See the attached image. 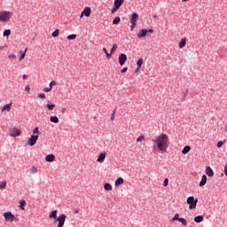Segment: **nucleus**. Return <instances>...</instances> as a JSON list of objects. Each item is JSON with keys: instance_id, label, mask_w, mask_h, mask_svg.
I'll list each match as a JSON object with an SVG mask.
<instances>
[{"instance_id": "nucleus-1", "label": "nucleus", "mask_w": 227, "mask_h": 227, "mask_svg": "<svg viewBox=\"0 0 227 227\" xmlns=\"http://www.w3.org/2000/svg\"><path fill=\"white\" fill-rule=\"evenodd\" d=\"M169 141V137L166 134H161L158 137V138L154 141V147L157 146L160 152L166 153L168 152V142Z\"/></svg>"}, {"instance_id": "nucleus-2", "label": "nucleus", "mask_w": 227, "mask_h": 227, "mask_svg": "<svg viewBox=\"0 0 227 227\" xmlns=\"http://www.w3.org/2000/svg\"><path fill=\"white\" fill-rule=\"evenodd\" d=\"M38 136H40V129L38 127H35L33 130V135L28 138L27 145H29V146H35L36 141H38Z\"/></svg>"}, {"instance_id": "nucleus-3", "label": "nucleus", "mask_w": 227, "mask_h": 227, "mask_svg": "<svg viewBox=\"0 0 227 227\" xmlns=\"http://www.w3.org/2000/svg\"><path fill=\"white\" fill-rule=\"evenodd\" d=\"M12 15L13 12L8 11L0 12V22H8V20L12 19Z\"/></svg>"}, {"instance_id": "nucleus-4", "label": "nucleus", "mask_w": 227, "mask_h": 227, "mask_svg": "<svg viewBox=\"0 0 227 227\" xmlns=\"http://www.w3.org/2000/svg\"><path fill=\"white\" fill-rule=\"evenodd\" d=\"M186 203L189 205L190 210H194L198 205V199H194L193 196L188 197L186 200Z\"/></svg>"}, {"instance_id": "nucleus-5", "label": "nucleus", "mask_w": 227, "mask_h": 227, "mask_svg": "<svg viewBox=\"0 0 227 227\" xmlns=\"http://www.w3.org/2000/svg\"><path fill=\"white\" fill-rule=\"evenodd\" d=\"M65 221H67V215L61 214L55 221L54 223H58L57 227H64L65 226Z\"/></svg>"}, {"instance_id": "nucleus-6", "label": "nucleus", "mask_w": 227, "mask_h": 227, "mask_svg": "<svg viewBox=\"0 0 227 227\" xmlns=\"http://www.w3.org/2000/svg\"><path fill=\"white\" fill-rule=\"evenodd\" d=\"M4 217L6 222L13 223V221H15V215H13L12 212L4 213Z\"/></svg>"}, {"instance_id": "nucleus-7", "label": "nucleus", "mask_w": 227, "mask_h": 227, "mask_svg": "<svg viewBox=\"0 0 227 227\" xmlns=\"http://www.w3.org/2000/svg\"><path fill=\"white\" fill-rule=\"evenodd\" d=\"M20 134H21L20 129H19L17 128H13V129H10L11 137H19V136H20Z\"/></svg>"}, {"instance_id": "nucleus-8", "label": "nucleus", "mask_w": 227, "mask_h": 227, "mask_svg": "<svg viewBox=\"0 0 227 227\" xmlns=\"http://www.w3.org/2000/svg\"><path fill=\"white\" fill-rule=\"evenodd\" d=\"M125 63H127V55L125 53H121L119 56V65L121 67H123V65H125Z\"/></svg>"}, {"instance_id": "nucleus-9", "label": "nucleus", "mask_w": 227, "mask_h": 227, "mask_svg": "<svg viewBox=\"0 0 227 227\" xmlns=\"http://www.w3.org/2000/svg\"><path fill=\"white\" fill-rule=\"evenodd\" d=\"M137 20H139V15L137 14V12H134L131 15L130 23L131 24H137Z\"/></svg>"}, {"instance_id": "nucleus-10", "label": "nucleus", "mask_w": 227, "mask_h": 227, "mask_svg": "<svg viewBox=\"0 0 227 227\" xmlns=\"http://www.w3.org/2000/svg\"><path fill=\"white\" fill-rule=\"evenodd\" d=\"M104 160H106V153H102L98 155V157L97 159V162H99L100 164H102V162H104Z\"/></svg>"}, {"instance_id": "nucleus-11", "label": "nucleus", "mask_w": 227, "mask_h": 227, "mask_svg": "<svg viewBox=\"0 0 227 227\" xmlns=\"http://www.w3.org/2000/svg\"><path fill=\"white\" fill-rule=\"evenodd\" d=\"M146 33H148V30L141 29L137 34V38H145V36H146Z\"/></svg>"}, {"instance_id": "nucleus-12", "label": "nucleus", "mask_w": 227, "mask_h": 227, "mask_svg": "<svg viewBox=\"0 0 227 227\" xmlns=\"http://www.w3.org/2000/svg\"><path fill=\"white\" fill-rule=\"evenodd\" d=\"M58 218V210H53L51 212L50 215H49V219H54L55 221Z\"/></svg>"}, {"instance_id": "nucleus-13", "label": "nucleus", "mask_w": 227, "mask_h": 227, "mask_svg": "<svg viewBox=\"0 0 227 227\" xmlns=\"http://www.w3.org/2000/svg\"><path fill=\"white\" fill-rule=\"evenodd\" d=\"M143 63H144L143 59H138V60H137V69H136V72H139V70H141V67H143Z\"/></svg>"}, {"instance_id": "nucleus-14", "label": "nucleus", "mask_w": 227, "mask_h": 227, "mask_svg": "<svg viewBox=\"0 0 227 227\" xmlns=\"http://www.w3.org/2000/svg\"><path fill=\"white\" fill-rule=\"evenodd\" d=\"M56 159V156H54V154H48L45 157V160L46 162H54V160Z\"/></svg>"}, {"instance_id": "nucleus-15", "label": "nucleus", "mask_w": 227, "mask_h": 227, "mask_svg": "<svg viewBox=\"0 0 227 227\" xmlns=\"http://www.w3.org/2000/svg\"><path fill=\"white\" fill-rule=\"evenodd\" d=\"M206 175L207 176H214V170H212V168L208 166L206 167Z\"/></svg>"}, {"instance_id": "nucleus-16", "label": "nucleus", "mask_w": 227, "mask_h": 227, "mask_svg": "<svg viewBox=\"0 0 227 227\" xmlns=\"http://www.w3.org/2000/svg\"><path fill=\"white\" fill-rule=\"evenodd\" d=\"M4 111H8V112L12 111V103L6 104L3 106L2 113H4Z\"/></svg>"}, {"instance_id": "nucleus-17", "label": "nucleus", "mask_w": 227, "mask_h": 227, "mask_svg": "<svg viewBox=\"0 0 227 227\" xmlns=\"http://www.w3.org/2000/svg\"><path fill=\"white\" fill-rule=\"evenodd\" d=\"M83 15H85V17H90V15H91V8L90 7H86L83 11Z\"/></svg>"}, {"instance_id": "nucleus-18", "label": "nucleus", "mask_w": 227, "mask_h": 227, "mask_svg": "<svg viewBox=\"0 0 227 227\" xmlns=\"http://www.w3.org/2000/svg\"><path fill=\"white\" fill-rule=\"evenodd\" d=\"M186 43H187V39H185V38L182 39L178 45L179 49H184V47H185Z\"/></svg>"}, {"instance_id": "nucleus-19", "label": "nucleus", "mask_w": 227, "mask_h": 227, "mask_svg": "<svg viewBox=\"0 0 227 227\" xmlns=\"http://www.w3.org/2000/svg\"><path fill=\"white\" fill-rule=\"evenodd\" d=\"M190 152H191V146L189 145L184 146L182 150L183 155H187V153Z\"/></svg>"}, {"instance_id": "nucleus-20", "label": "nucleus", "mask_w": 227, "mask_h": 227, "mask_svg": "<svg viewBox=\"0 0 227 227\" xmlns=\"http://www.w3.org/2000/svg\"><path fill=\"white\" fill-rule=\"evenodd\" d=\"M207 184V176L204 175L201 177V181L200 182V187H204Z\"/></svg>"}, {"instance_id": "nucleus-21", "label": "nucleus", "mask_w": 227, "mask_h": 227, "mask_svg": "<svg viewBox=\"0 0 227 227\" xmlns=\"http://www.w3.org/2000/svg\"><path fill=\"white\" fill-rule=\"evenodd\" d=\"M50 121L51 123H59V119H58V116L56 115L51 116Z\"/></svg>"}, {"instance_id": "nucleus-22", "label": "nucleus", "mask_w": 227, "mask_h": 227, "mask_svg": "<svg viewBox=\"0 0 227 227\" xmlns=\"http://www.w3.org/2000/svg\"><path fill=\"white\" fill-rule=\"evenodd\" d=\"M123 1L124 0H115L114 4L116 8H120V6L123 4Z\"/></svg>"}, {"instance_id": "nucleus-23", "label": "nucleus", "mask_w": 227, "mask_h": 227, "mask_svg": "<svg viewBox=\"0 0 227 227\" xmlns=\"http://www.w3.org/2000/svg\"><path fill=\"white\" fill-rule=\"evenodd\" d=\"M104 189L105 191H113V185H111L109 183H106L104 184Z\"/></svg>"}, {"instance_id": "nucleus-24", "label": "nucleus", "mask_w": 227, "mask_h": 227, "mask_svg": "<svg viewBox=\"0 0 227 227\" xmlns=\"http://www.w3.org/2000/svg\"><path fill=\"white\" fill-rule=\"evenodd\" d=\"M20 210H25V208H26V200H20Z\"/></svg>"}, {"instance_id": "nucleus-25", "label": "nucleus", "mask_w": 227, "mask_h": 227, "mask_svg": "<svg viewBox=\"0 0 227 227\" xmlns=\"http://www.w3.org/2000/svg\"><path fill=\"white\" fill-rule=\"evenodd\" d=\"M121 184H123V178H117V180L115 181V187H119V185H121Z\"/></svg>"}, {"instance_id": "nucleus-26", "label": "nucleus", "mask_w": 227, "mask_h": 227, "mask_svg": "<svg viewBox=\"0 0 227 227\" xmlns=\"http://www.w3.org/2000/svg\"><path fill=\"white\" fill-rule=\"evenodd\" d=\"M194 221H195V223H202V221H203V215L195 216V217H194Z\"/></svg>"}, {"instance_id": "nucleus-27", "label": "nucleus", "mask_w": 227, "mask_h": 227, "mask_svg": "<svg viewBox=\"0 0 227 227\" xmlns=\"http://www.w3.org/2000/svg\"><path fill=\"white\" fill-rule=\"evenodd\" d=\"M21 53L20 57V61H22V59H24L26 58V52H27V49H26L24 51V52H22V51H20Z\"/></svg>"}, {"instance_id": "nucleus-28", "label": "nucleus", "mask_w": 227, "mask_h": 227, "mask_svg": "<svg viewBox=\"0 0 227 227\" xmlns=\"http://www.w3.org/2000/svg\"><path fill=\"white\" fill-rule=\"evenodd\" d=\"M120 20H121V19H120V17H115L114 19V20H113V24H114V26L115 25V26H118V24H120Z\"/></svg>"}, {"instance_id": "nucleus-29", "label": "nucleus", "mask_w": 227, "mask_h": 227, "mask_svg": "<svg viewBox=\"0 0 227 227\" xmlns=\"http://www.w3.org/2000/svg\"><path fill=\"white\" fill-rule=\"evenodd\" d=\"M51 36H53V38H58V36H59V29H56L52 34Z\"/></svg>"}, {"instance_id": "nucleus-30", "label": "nucleus", "mask_w": 227, "mask_h": 227, "mask_svg": "<svg viewBox=\"0 0 227 227\" xmlns=\"http://www.w3.org/2000/svg\"><path fill=\"white\" fill-rule=\"evenodd\" d=\"M225 144H226V140L219 141V142L216 144V146H217V148H222V147H223V145H225Z\"/></svg>"}, {"instance_id": "nucleus-31", "label": "nucleus", "mask_w": 227, "mask_h": 227, "mask_svg": "<svg viewBox=\"0 0 227 227\" xmlns=\"http://www.w3.org/2000/svg\"><path fill=\"white\" fill-rule=\"evenodd\" d=\"M116 49H118V45L114 43L111 49V54H114V52H116Z\"/></svg>"}, {"instance_id": "nucleus-32", "label": "nucleus", "mask_w": 227, "mask_h": 227, "mask_svg": "<svg viewBox=\"0 0 227 227\" xmlns=\"http://www.w3.org/2000/svg\"><path fill=\"white\" fill-rule=\"evenodd\" d=\"M46 107H48L49 111H54V107H56V105L52 104H47Z\"/></svg>"}, {"instance_id": "nucleus-33", "label": "nucleus", "mask_w": 227, "mask_h": 227, "mask_svg": "<svg viewBox=\"0 0 227 227\" xmlns=\"http://www.w3.org/2000/svg\"><path fill=\"white\" fill-rule=\"evenodd\" d=\"M179 223H181L183 226H187V220H185V218H179Z\"/></svg>"}, {"instance_id": "nucleus-34", "label": "nucleus", "mask_w": 227, "mask_h": 227, "mask_svg": "<svg viewBox=\"0 0 227 227\" xmlns=\"http://www.w3.org/2000/svg\"><path fill=\"white\" fill-rule=\"evenodd\" d=\"M77 38V35L72 34L67 36V40H75Z\"/></svg>"}, {"instance_id": "nucleus-35", "label": "nucleus", "mask_w": 227, "mask_h": 227, "mask_svg": "<svg viewBox=\"0 0 227 227\" xmlns=\"http://www.w3.org/2000/svg\"><path fill=\"white\" fill-rule=\"evenodd\" d=\"M103 51H104L106 58H107V59H111V54L112 53L107 52V50L106 48H103Z\"/></svg>"}, {"instance_id": "nucleus-36", "label": "nucleus", "mask_w": 227, "mask_h": 227, "mask_svg": "<svg viewBox=\"0 0 227 227\" xmlns=\"http://www.w3.org/2000/svg\"><path fill=\"white\" fill-rule=\"evenodd\" d=\"M30 173H32V175H35V173H38V168H36V167H32L30 168Z\"/></svg>"}, {"instance_id": "nucleus-37", "label": "nucleus", "mask_w": 227, "mask_h": 227, "mask_svg": "<svg viewBox=\"0 0 227 227\" xmlns=\"http://www.w3.org/2000/svg\"><path fill=\"white\" fill-rule=\"evenodd\" d=\"M12 35V31L10 29L4 31V36H10Z\"/></svg>"}, {"instance_id": "nucleus-38", "label": "nucleus", "mask_w": 227, "mask_h": 227, "mask_svg": "<svg viewBox=\"0 0 227 227\" xmlns=\"http://www.w3.org/2000/svg\"><path fill=\"white\" fill-rule=\"evenodd\" d=\"M116 116V108L114 110L113 114H111L110 120H112V121L114 120Z\"/></svg>"}, {"instance_id": "nucleus-39", "label": "nucleus", "mask_w": 227, "mask_h": 227, "mask_svg": "<svg viewBox=\"0 0 227 227\" xmlns=\"http://www.w3.org/2000/svg\"><path fill=\"white\" fill-rule=\"evenodd\" d=\"M180 220V215L176 214L175 216L172 218V221H179Z\"/></svg>"}, {"instance_id": "nucleus-40", "label": "nucleus", "mask_w": 227, "mask_h": 227, "mask_svg": "<svg viewBox=\"0 0 227 227\" xmlns=\"http://www.w3.org/2000/svg\"><path fill=\"white\" fill-rule=\"evenodd\" d=\"M140 141H145V136H140L137 138V143H140Z\"/></svg>"}, {"instance_id": "nucleus-41", "label": "nucleus", "mask_w": 227, "mask_h": 227, "mask_svg": "<svg viewBox=\"0 0 227 227\" xmlns=\"http://www.w3.org/2000/svg\"><path fill=\"white\" fill-rule=\"evenodd\" d=\"M0 189H6V182L0 183Z\"/></svg>"}, {"instance_id": "nucleus-42", "label": "nucleus", "mask_w": 227, "mask_h": 227, "mask_svg": "<svg viewBox=\"0 0 227 227\" xmlns=\"http://www.w3.org/2000/svg\"><path fill=\"white\" fill-rule=\"evenodd\" d=\"M168 184H169V180H168V178H166V179L163 181V186H164V187H168Z\"/></svg>"}, {"instance_id": "nucleus-43", "label": "nucleus", "mask_w": 227, "mask_h": 227, "mask_svg": "<svg viewBox=\"0 0 227 227\" xmlns=\"http://www.w3.org/2000/svg\"><path fill=\"white\" fill-rule=\"evenodd\" d=\"M44 91H46V93H49V91H52V87H46L44 88Z\"/></svg>"}, {"instance_id": "nucleus-44", "label": "nucleus", "mask_w": 227, "mask_h": 227, "mask_svg": "<svg viewBox=\"0 0 227 227\" xmlns=\"http://www.w3.org/2000/svg\"><path fill=\"white\" fill-rule=\"evenodd\" d=\"M56 84H58V82L56 81H51L50 82V87L52 88V86H56Z\"/></svg>"}, {"instance_id": "nucleus-45", "label": "nucleus", "mask_w": 227, "mask_h": 227, "mask_svg": "<svg viewBox=\"0 0 227 227\" xmlns=\"http://www.w3.org/2000/svg\"><path fill=\"white\" fill-rule=\"evenodd\" d=\"M9 59H15V58H17V56L15 54H10L8 56Z\"/></svg>"}, {"instance_id": "nucleus-46", "label": "nucleus", "mask_w": 227, "mask_h": 227, "mask_svg": "<svg viewBox=\"0 0 227 227\" xmlns=\"http://www.w3.org/2000/svg\"><path fill=\"white\" fill-rule=\"evenodd\" d=\"M137 23H131L130 29L131 31H134V28L136 27Z\"/></svg>"}, {"instance_id": "nucleus-47", "label": "nucleus", "mask_w": 227, "mask_h": 227, "mask_svg": "<svg viewBox=\"0 0 227 227\" xmlns=\"http://www.w3.org/2000/svg\"><path fill=\"white\" fill-rule=\"evenodd\" d=\"M118 9H119V7L114 6V7L112 9V13H115V12H118Z\"/></svg>"}, {"instance_id": "nucleus-48", "label": "nucleus", "mask_w": 227, "mask_h": 227, "mask_svg": "<svg viewBox=\"0 0 227 227\" xmlns=\"http://www.w3.org/2000/svg\"><path fill=\"white\" fill-rule=\"evenodd\" d=\"M39 98H45V93L38 94Z\"/></svg>"}, {"instance_id": "nucleus-49", "label": "nucleus", "mask_w": 227, "mask_h": 227, "mask_svg": "<svg viewBox=\"0 0 227 227\" xmlns=\"http://www.w3.org/2000/svg\"><path fill=\"white\" fill-rule=\"evenodd\" d=\"M127 70H129V68L124 67L121 70V74H125V72H127Z\"/></svg>"}, {"instance_id": "nucleus-50", "label": "nucleus", "mask_w": 227, "mask_h": 227, "mask_svg": "<svg viewBox=\"0 0 227 227\" xmlns=\"http://www.w3.org/2000/svg\"><path fill=\"white\" fill-rule=\"evenodd\" d=\"M224 175L227 176V164L224 166Z\"/></svg>"}, {"instance_id": "nucleus-51", "label": "nucleus", "mask_w": 227, "mask_h": 227, "mask_svg": "<svg viewBox=\"0 0 227 227\" xmlns=\"http://www.w3.org/2000/svg\"><path fill=\"white\" fill-rule=\"evenodd\" d=\"M29 90H30V88L28 85L25 87V91H27V93H29Z\"/></svg>"}, {"instance_id": "nucleus-52", "label": "nucleus", "mask_w": 227, "mask_h": 227, "mask_svg": "<svg viewBox=\"0 0 227 227\" xmlns=\"http://www.w3.org/2000/svg\"><path fill=\"white\" fill-rule=\"evenodd\" d=\"M82 17H84V12H82L81 15H80V19H82Z\"/></svg>"}, {"instance_id": "nucleus-53", "label": "nucleus", "mask_w": 227, "mask_h": 227, "mask_svg": "<svg viewBox=\"0 0 227 227\" xmlns=\"http://www.w3.org/2000/svg\"><path fill=\"white\" fill-rule=\"evenodd\" d=\"M148 33H149L150 35H153V29H149V30H148Z\"/></svg>"}, {"instance_id": "nucleus-54", "label": "nucleus", "mask_w": 227, "mask_h": 227, "mask_svg": "<svg viewBox=\"0 0 227 227\" xmlns=\"http://www.w3.org/2000/svg\"><path fill=\"white\" fill-rule=\"evenodd\" d=\"M23 79H27V74H23Z\"/></svg>"}, {"instance_id": "nucleus-55", "label": "nucleus", "mask_w": 227, "mask_h": 227, "mask_svg": "<svg viewBox=\"0 0 227 227\" xmlns=\"http://www.w3.org/2000/svg\"><path fill=\"white\" fill-rule=\"evenodd\" d=\"M153 19H159V16L153 15Z\"/></svg>"}, {"instance_id": "nucleus-56", "label": "nucleus", "mask_w": 227, "mask_h": 227, "mask_svg": "<svg viewBox=\"0 0 227 227\" xmlns=\"http://www.w3.org/2000/svg\"><path fill=\"white\" fill-rule=\"evenodd\" d=\"M3 49H4V47H3V46H0V51H3Z\"/></svg>"}, {"instance_id": "nucleus-57", "label": "nucleus", "mask_w": 227, "mask_h": 227, "mask_svg": "<svg viewBox=\"0 0 227 227\" xmlns=\"http://www.w3.org/2000/svg\"><path fill=\"white\" fill-rule=\"evenodd\" d=\"M184 3H187V1H189V0H182Z\"/></svg>"}, {"instance_id": "nucleus-58", "label": "nucleus", "mask_w": 227, "mask_h": 227, "mask_svg": "<svg viewBox=\"0 0 227 227\" xmlns=\"http://www.w3.org/2000/svg\"><path fill=\"white\" fill-rule=\"evenodd\" d=\"M184 97H185V95H187V90L185 92H184Z\"/></svg>"}, {"instance_id": "nucleus-59", "label": "nucleus", "mask_w": 227, "mask_h": 227, "mask_svg": "<svg viewBox=\"0 0 227 227\" xmlns=\"http://www.w3.org/2000/svg\"><path fill=\"white\" fill-rule=\"evenodd\" d=\"M90 43H93V41H90Z\"/></svg>"}]
</instances>
